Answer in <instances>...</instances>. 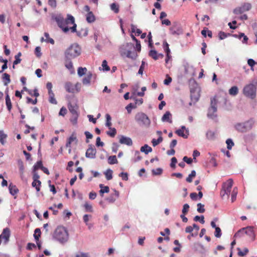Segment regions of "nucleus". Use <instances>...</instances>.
<instances>
[{
  "mask_svg": "<svg viewBox=\"0 0 257 257\" xmlns=\"http://www.w3.org/2000/svg\"><path fill=\"white\" fill-rule=\"evenodd\" d=\"M52 19L56 22L58 26L62 29L64 32L67 33L69 30L72 33L76 32L77 25L75 23V19L72 15H67L66 19H64L60 15L53 17Z\"/></svg>",
  "mask_w": 257,
  "mask_h": 257,
  "instance_id": "1",
  "label": "nucleus"
},
{
  "mask_svg": "<svg viewBox=\"0 0 257 257\" xmlns=\"http://www.w3.org/2000/svg\"><path fill=\"white\" fill-rule=\"evenodd\" d=\"M233 183L232 179L227 180L223 184L222 189L220 193L222 199H228L229 195L231 194L232 202H233L236 200L237 194V188L236 187H234L231 191Z\"/></svg>",
  "mask_w": 257,
  "mask_h": 257,
  "instance_id": "2",
  "label": "nucleus"
},
{
  "mask_svg": "<svg viewBox=\"0 0 257 257\" xmlns=\"http://www.w3.org/2000/svg\"><path fill=\"white\" fill-rule=\"evenodd\" d=\"M54 237L61 243L66 242L68 239V233L63 226H58L54 233Z\"/></svg>",
  "mask_w": 257,
  "mask_h": 257,
  "instance_id": "3",
  "label": "nucleus"
},
{
  "mask_svg": "<svg viewBox=\"0 0 257 257\" xmlns=\"http://www.w3.org/2000/svg\"><path fill=\"white\" fill-rule=\"evenodd\" d=\"M81 54V48L77 44L71 45L65 51V55L67 59H73Z\"/></svg>",
  "mask_w": 257,
  "mask_h": 257,
  "instance_id": "4",
  "label": "nucleus"
},
{
  "mask_svg": "<svg viewBox=\"0 0 257 257\" xmlns=\"http://www.w3.org/2000/svg\"><path fill=\"white\" fill-rule=\"evenodd\" d=\"M135 119L141 126L148 127L151 123V121L148 116L143 112H138L135 116Z\"/></svg>",
  "mask_w": 257,
  "mask_h": 257,
  "instance_id": "5",
  "label": "nucleus"
},
{
  "mask_svg": "<svg viewBox=\"0 0 257 257\" xmlns=\"http://www.w3.org/2000/svg\"><path fill=\"white\" fill-rule=\"evenodd\" d=\"M254 124V121L249 119L244 122L238 123L235 125L236 130L240 132L244 133L250 130Z\"/></svg>",
  "mask_w": 257,
  "mask_h": 257,
  "instance_id": "6",
  "label": "nucleus"
},
{
  "mask_svg": "<svg viewBox=\"0 0 257 257\" xmlns=\"http://www.w3.org/2000/svg\"><path fill=\"white\" fill-rule=\"evenodd\" d=\"M243 93L246 97L254 98L256 95L255 86L253 84L246 85L243 89Z\"/></svg>",
  "mask_w": 257,
  "mask_h": 257,
  "instance_id": "7",
  "label": "nucleus"
},
{
  "mask_svg": "<svg viewBox=\"0 0 257 257\" xmlns=\"http://www.w3.org/2000/svg\"><path fill=\"white\" fill-rule=\"evenodd\" d=\"M120 53L122 57L125 56L133 60H136L137 58L138 57V54L136 52H132L130 50H126L123 49H121L120 50Z\"/></svg>",
  "mask_w": 257,
  "mask_h": 257,
  "instance_id": "8",
  "label": "nucleus"
},
{
  "mask_svg": "<svg viewBox=\"0 0 257 257\" xmlns=\"http://www.w3.org/2000/svg\"><path fill=\"white\" fill-rule=\"evenodd\" d=\"M84 10L87 12L86 15V21L88 23H91L95 20V16L93 13L90 11V8L88 6L86 5L84 7Z\"/></svg>",
  "mask_w": 257,
  "mask_h": 257,
  "instance_id": "9",
  "label": "nucleus"
},
{
  "mask_svg": "<svg viewBox=\"0 0 257 257\" xmlns=\"http://www.w3.org/2000/svg\"><path fill=\"white\" fill-rule=\"evenodd\" d=\"M96 150L94 147L92 145H89L88 149L87 150L85 156L87 158L94 159L95 158Z\"/></svg>",
  "mask_w": 257,
  "mask_h": 257,
  "instance_id": "10",
  "label": "nucleus"
},
{
  "mask_svg": "<svg viewBox=\"0 0 257 257\" xmlns=\"http://www.w3.org/2000/svg\"><path fill=\"white\" fill-rule=\"evenodd\" d=\"M77 141H78V140L77 139L76 135L74 132L71 134V136L67 139V141L66 144V147L67 148H71V144L73 142H75V144H77ZM70 152H71V149H69V152L70 153Z\"/></svg>",
  "mask_w": 257,
  "mask_h": 257,
  "instance_id": "11",
  "label": "nucleus"
},
{
  "mask_svg": "<svg viewBox=\"0 0 257 257\" xmlns=\"http://www.w3.org/2000/svg\"><path fill=\"white\" fill-rule=\"evenodd\" d=\"M10 236V230L9 228L7 227L3 229L2 234L0 235V237L2 239H4L5 243H7L9 240Z\"/></svg>",
  "mask_w": 257,
  "mask_h": 257,
  "instance_id": "12",
  "label": "nucleus"
},
{
  "mask_svg": "<svg viewBox=\"0 0 257 257\" xmlns=\"http://www.w3.org/2000/svg\"><path fill=\"white\" fill-rule=\"evenodd\" d=\"M119 142L121 144H124L129 146L133 145V142L132 139L127 137L121 136L119 138Z\"/></svg>",
  "mask_w": 257,
  "mask_h": 257,
  "instance_id": "13",
  "label": "nucleus"
},
{
  "mask_svg": "<svg viewBox=\"0 0 257 257\" xmlns=\"http://www.w3.org/2000/svg\"><path fill=\"white\" fill-rule=\"evenodd\" d=\"M9 189L10 194L14 196V198H17L16 195L19 192V189L16 185H13L12 183H10L9 186Z\"/></svg>",
  "mask_w": 257,
  "mask_h": 257,
  "instance_id": "14",
  "label": "nucleus"
},
{
  "mask_svg": "<svg viewBox=\"0 0 257 257\" xmlns=\"http://www.w3.org/2000/svg\"><path fill=\"white\" fill-rule=\"evenodd\" d=\"M185 130V127L184 126H182L181 127V129H179V130H178L177 131H176L175 132V133L176 134H177L180 137H182L185 139H186L188 138V132L187 131H186V133L187 134H185L184 133V131Z\"/></svg>",
  "mask_w": 257,
  "mask_h": 257,
  "instance_id": "15",
  "label": "nucleus"
},
{
  "mask_svg": "<svg viewBox=\"0 0 257 257\" xmlns=\"http://www.w3.org/2000/svg\"><path fill=\"white\" fill-rule=\"evenodd\" d=\"M149 55L155 60H158L159 56H160L161 58H163L164 56V55L162 54H158L156 50H151L149 52Z\"/></svg>",
  "mask_w": 257,
  "mask_h": 257,
  "instance_id": "16",
  "label": "nucleus"
},
{
  "mask_svg": "<svg viewBox=\"0 0 257 257\" xmlns=\"http://www.w3.org/2000/svg\"><path fill=\"white\" fill-rule=\"evenodd\" d=\"M69 110L72 114V115L78 114L77 113V109L78 106L77 105L75 104H72L71 103H69L68 106Z\"/></svg>",
  "mask_w": 257,
  "mask_h": 257,
  "instance_id": "17",
  "label": "nucleus"
},
{
  "mask_svg": "<svg viewBox=\"0 0 257 257\" xmlns=\"http://www.w3.org/2000/svg\"><path fill=\"white\" fill-rule=\"evenodd\" d=\"M119 196V192L116 190H114V194L111 195L109 197L106 198V200L110 203L114 202Z\"/></svg>",
  "mask_w": 257,
  "mask_h": 257,
  "instance_id": "18",
  "label": "nucleus"
},
{
  "mask_svg": "<svg viewBox=\"0 0 257 257\" xmlns=\"http://www.w3.org/2000/svg\"><path fill=\"white\" fill-rule=\"evenodd\" d=\"M66 90L69 93H75L74 85L70 82H67L65 84Z\"/></svg>",
  "mask_w": 257,
  "mask_h": 257,
  "instance_id": "19",
  "label": "nucleus"
},
{
  "mask_svg": "<svg viewBox=\"0 0 257 257\" xmlns=\"http://www.w3.org/2000/svg\"><path fill=\"white\" fill-rule=\"evenodd\" d=\"M99 187L100 188L99 193L101 196H103L104 193H108L109 191V188L108 186H104L103 184H101L99 185Z\"/></svg>",
  "mask_w": 257,
  "mask_h": 257,
  "instance_id": "20",
  "label": "nucleus"
},
{
  "mask_svg": "<svg viewBox=\"0 0 257 257\" xmlns=\"http://www.w3.org/2000/svg\"><path fill=\"white\" fill-rule=\"evenodd\" d=\"M7 137V135L5 134L3 131H0V143L2 145L6 144Z\"/></svg>",
  "mask_w": 257,
  "mask_h": 257,
  "instance_id": "21",
  "label": "nucleus"
},
{
  "mask_svg": "<svg viewBox=\"0 0 257 257\" xmlns=\"http://www.w3.org/2000/svg\"><path fill=\"white\" fill-rule=\"evenodd\" d=\"M6 104L8 110L9 111H11L12 108V104L11 99L8 94H7L6 96Z\"/></svg>",
  "mask_w": 257,
  "mask_h": 257,
  "instance_id": "22",
  "label": "nucleus"
},
{
  "mask_svg": "<svg viewBox=\"0 0 257 257\" xmlns=\"http://www.w3.org/2000/svg\"><path fill=\"white\" fill-rule=\"evenodd\" d=\"M141 151L144 152L146 154H148L149 152H151L152 151V149L148 145H145L141 148Z\"/></svg>",
  "mask_w": 257,
  "mask_h": 257,
  "instance_id": "23",
  "label": "nucleus"
},
{
  "mask_svg": "<svg viewBox=\"0 0 257 257\" xmlns=\"http://www.w3.org/2000/svg\"><path fill=\"white\" fill-rule=\"evenodd\" d=\"M92 76V74L90 72H89L87 75V76L83 78V79L82 80V82H83V84H85V85L89 84L90 82V80L91 79Z\"/></svg>",
  "mask_w": 257,
  "mask_h": 257,
  "instance_id": "24",
  "label": "nucleus"
},
{
  "mask_svg": "<svg viewBox=\"0 0 257 257\" xmlns=\"http://www.w3.org/2000/svg\"><path fill=\"white\" fill-rule=\"evenodd\" d=\"M206 138L210 140H213L215 138V133L212 131H208L206 134Z\"/></svg>",
  "mask_w": 257,
  "mask_h": 257,
  "instance_id": "25",
  "label": "nucleus"
},
{
  "mask_svg": "<svg viewBox=\"0 0 257 257\" xmlns=\"http://www.w3.org/2000/svg\"><path fill=\"white\" fill-rule=\"evenodd\" d=\"M238 93V89L237 86L231 87L229 90V93L231 95L235 96Z\"/></svg>",
  "mask_w": 257,
  "mask_h": 257,
  "instance_id": "26",
  "label": "nucleus"
},
{
  "mask_svg": "<svg viewBox=\"0 0 257 257\" xmlns=\"http://www.w3.org/2000/svg\"><path fill=\"white\" fill-rule=\"evenodd\" d=\"M108 163L110 165H113L118 163L116 156H111L108 158Z\"/></svg>",
  "mask_w": 257,
  "mask_h": 257,
  "instance_id": "27",
  "label": "nucleus"
},
{
  "mask_svg": "<svg viewBox=\"0 0 257 257\" xmlns=\"http://www.w3.org/2000/svg\"><path fill=\"white\" fill-rule=\"evenodd\" d=\"M171 114L169 111H167L162 117V120L164 121H168L169 122H172V120L170 119V117Z\"/></svg>",
  "mask_w": 257,
  "mask_h": 257,
  "instance_id": "28",
  "label": "nucleus"
},
{
  "mask_svg": "<svg viewBox=\"0 0 257 257\" xmlns=\"http://www.w3.org/2000/svg\"><path fill=\"white\" fill-rule=\"evenodd\" d=\"M216 102L215 99H212L211 101V107L209 109V112L211 111H212V112H215L217 111V107H216Z\"/></svg>",
  "mask_w": 257,
  "mask_h": 257,
  "instance_id": "29",
  "label": "nucleus"
},
{
  "mask_svg": "<svg viewBox=\"0 0 257 257\" xmlns=\"http://www.w3.org/2000/svg\"><path fill=\"white\" fill-rule=\"evenodd\" d=\"M2 78L4 80H5L4 82V85L6 86L8 85V84L11 82L10 76L6 73L3 74Z\"/></svg>",
  "mask_w": 257,
  "mask_h": 257,
  "instance_id": "30",
  "label": "nucleus"
},
{
  "mask_svg": "<svg viewBox=\"0 0 257 257\" xmlns=\"http://www.w3.org/2000/svg\"><path fill=\"white\" fill-rule=\"evenodd\" d=\"M21 55H22L21 53L19 52L18 53V54L15 56V60L13 62V68H15V65H17V64L20 63V62L21 61V59H20V57L21 56Z\"/></svg>",
  "mask_w": 257,
  "mask_h": 257,
  "instance_id": "31",
  "label": "nucleus"
},
{
  "mask_svg": "<svg viewBox=\"0 0 257 257\" xmlns=\"http://www.w3.org/2000/svg\"><path fill=\"white\" fill-rule=\"evenodd\" d=\"M48 94H49V102L52 104H57V102L56 99L55 98V94L53 93V92L51 91L50 92H49Z\"/></svg>",
  "mask_w": 257,
  "mask_h": 257,
  "instance_id": "32",
  "label": "nucleus"
},
{
  "mask_svg": "<svg viewBox=\"0 0 257 257\" xmlns=\"http://www.w3.org/2000/svg\"><path fill=\"white\" fill-rule=\"evenodd\" d=\"M109 129L110 130V131H107L106 134L111 138L114 137L116 134V129L114 127L112 128L111 127H110V128H109Z\"/></svg>",
  "mask_w": 257,
  "mask_h": 257,
  "instance_id": "33",
  "label": "nucleus"
},
{
  "mask_svg": "<svg viewBox=\"0 0 257 257\" xmlns=\"http://www.w3.org/2000/svg\"><path fill=\"white\" fill-rule=\"evenodd\" d=\"M32 185L33 187H35L37 190V192L40 191V187L41 185V181H33Z\"/></svg>",
  "mask_w": 257,
  "mask_h": 257,
  "instance_id": "34",
  "label": "nucleus"
},
{
  "mask_svg": "<svg viewBox=\"0 0 257 257\" xmlns=\"http://www.w3.org/2000/svg\"><path fill=\"white\" fill-rule=\"evenodd\" d=\"M196 176V172L195 170H192L190 174L189 175L188 177L186 178V181L188 183L192 182L193 178Z\"/></svg>",
  "mask_w": 257,
  "mask_h": 257,
  "instance_id": "35",
  "label": "nucleus"
},
{
  "mask_svg": "<svg viewBox=\"0 0 257 257\" xmlns=\"http://www.w3.org/2000/svg\"><path fill=\"white\" fill-rule=\"evenodd\" d=\"M106 117V123L105 125L108 127V128H110L112 123L111 122V116L109 114H106L105 115Z\"/></svg>",
  "mask_w": 257,
  "mask_h": 257,
  "instance_id": "36",
  "label": "nucleus"
},
{
  "mask_svg": "<svg viewBox=\"0 0 257 257\" xmlns=\"http://www.w3.org/2000/svg\"><path fill=\"white\" fill-rule=\"evenodd\" d=\"M41 230L40 228H36L35 230L34 234V237L35 238L36 241L39 240V237L41 236Z\"/></svg>",
  "mask_w": 257,
  "mask_h": 257,
  "instance_id": "37",
  "label": "nucleus"
},
{
  "mask_svg": "<svg viewBox=\"0 0 257 257\" xmlns=\"http://www.w3.org/2000/svg\"><path fill=\"white\" fill-rule=\"evenodd\" d=\"M191 100L192 101H194V102H196L199 99V95L198 94H197L196 95L195 94V91H193L192 90H191Z\"/></svg>",
  "mask_w": 257,
  "mask_h": 257,
  "instance_id": "38",
  "label": "nucleus"
},
{
  "mask_svg": "<svg viewBox=\"0 0 257 257\" xmlns=\"http://www.w3.org/2000/svg\"><path fill=\"white\" fill-rule=\"evenodd\" d=\"M70 60L71 59H66L65 63V67L69 70L72 69L73 68L72 63Z\"/></svg>",
  "mask_w": 257,
  "mask_h": 257,
  "instance_id": "39",
  "label": "nucleus"
},
{
  "mask_svg": "<svg viewBox=\"0 0 257 257\" xmlns=\"http://www.w3.org/2000/svg\"><path fill=\"white\" fill-rule=\"evenodd\" d=\"M110 8L115 14H117L119 12V6L115 3H112L110 5Z\"/></svg>",
  "mask_w": 257,
  "mask_h": 257,
  "instance_id": "40",
  "label": "nucleus"
},
{
  "mask_svg": "<svg viewBox=\"0 0 257 257\" xmlns=\"http://www.w3.org/2000/svg\"><path fill=\"white\" fill-rule=\"evenodd\" d=\"M18 165L19 167L20 173L21 175H23L24 173L25 167L23 163L21 161L18 162Z\"/></svg>",
  "mask_w": 257,
  "mask_h": 257,
  "instance_id": "41",
  "label": "nucleus"
},
{
  "mask_svg": "<svg viewBox=\"0 0 257 257\" xmlns=\"http://www.w3.org/2000/svg\"><path fill=\"white\" fill-rule=\"evenodd\" d=\"M106 178L107 180H110L112 178V171L108 169L105 173Z\"/></svg>",
  "mask_w": 257,
  "mask_h": 257,
  "instance_id": "42",
  "label": "nucleus"
},
{
  "mask_svg": "<svg viewBox=\"0 0 257 257\" xmlns=\"http://www.w3.org/2000/svg\"><path fill=\"white\" fill-rule=\"evenodd\" d=\"M238 250V255L240 256H243L246 255L249 251L247 248H244L243 251H241L239 248L237 249Z\"/></svg>",
  "mask_w": 257,
  "mask_h": 257,
  "instance_id": "43",
  "label": "nucleus"
},
{
  "mask_svg": "<svg viewBox=\"0 0 257 257\" xmlns=\"http://www.w3.org/2000/svg\"><path fill=\"white\" fill-rule=\"evenodd\" d=\"M86 71H87V69L85 67H84V68L79 67L78 69V72H77L78 75L79 76H82L86 73Z\"/></svg>",
  "mask_w": 257,
  "mask_h": 257,
  "instance_id": "44",
  "label": "nucleus"
},
{
  "mask_svg": "<svg viewBox=\"0 0 257 257\" xmlns=\"http://www.w3.org/2000/svg\"><path fill=\"white\" fill-rule=\"evenodd\" d=\"M197 211L199 213H204L205 212L204 205L200 203L197 205Z\"/></svg>",
  "mask_w": 257,
  "mask_h": 257,
  "instance_id": "45",
  "label": "nucleus"
},
{
  "mask_svg": "<svg viewBox=\"0 0 257 257\" xmlns=\"http://www.w3.org/2000/svg\"><path fill=\"white\" fill-rule=\"evenodd\" d=\"M137 107V105L136 104L130 103L126 106V109L127 110L128 113H130L132 111V108H136Z\"/></svg>",
  "mask_w": 257,
  "mask_h": 257,
  "instance_id": "46",
  "label": "nucleus"
},
{
  "mask_svg": "<svg viewBox=\"0 0 257 257\" xmlns=\"http://www.w3.org/2000/svg\"><path fill=\"white\" fill-rule=\"evenodd\" d=\"M163 141V138L160 136L157 140L153 139L152 144L154 146H156L159 145Z\"/></svg>",
  "mask_w": 257,
  "mask_h": 257,
  "instance_id": "47",
  "label": "nucleus"
},
{
  "mask_svg": "<svg viewBox=\"0 0 257 257\" xmlns=\"http://www.w3.org/2000/svg\"><path fill=\"white\" fill-rule=\"evenodd\" d=\"M44 36L46 38V41L47 42L50 43L52 44H54V40L52 38H50L49 35L48 33H45Z\"/></svg>",
  "mask_w": 257,
  "mask_h": 257,
  "instance_id": "48",
  "label": "nucleus"
},
{
  "mask_svg": "<svg viewBox=\"0 0 257 257\" xmlns=\"http://www.w3.org/2000/svg\"><path fill=\"white\" fill-rule=\"evenodd\" d=\"M226 143L227 144V148L228 150H231L232 147L234 146V143L232 140L228 139L226 140Z\"/></svg>",
  "mask_w": 257,
  "mask_h": 257,
  "instance_id": "49",
  "label": "nucleus"
},
{
  "mask_svg": "<svg viewBox=\"0 0 257 257\" xmlns=\"http://www.w3.org/2000/svg\"><path fill=\"white\" fill-rule=\"evenodd\" d=\"M102 67L104 71H108L110 70L109 67L107 65V62L106 60H104L102 61Z\"/></svg>",
  "mask_w": 257,
  "mask_h": 257,
  "instance_id": "50",
  "label": "nucleus"
},
{
  "mask_svg": "<svg viewBox=\"0 0 257 257\" xmlns=\"http://www.w3.org/2000/svg\"><path fill=\"white\" fill-rule=\"evenodd\" d=\"M244 12H246V11L244 9H241V7L237 8L233 11V13L235 14H240L244 13Z\"/></svg>",
  "mask_w": 257,
  "mask_h": 257,
  "instance_id": "51",
  "label": "nucleus"
},
{
  "mask_svg": "<svg viewBox=\"0 0 257 257\" xmlns=\"http://www.w3.org/2000/svg\"><path fill=\"white\" fill-rule=\"evenodd\" d=\"M195 221H200V223L203 224L204 223V216L202 215L201 217L197 215L194 218Z\"/></svg>",
  "mask_w": 257,
  "mask_h": 257,
  "instance_id": "52",
  "label": "nucleus"
},
{
  "mask_svg": "<svg viewBox=\"0 0 257 257\" xmlns=\"http://www.w3.org/2000/svg\"><path fill=\"white\" fill-rule=\"evenodd\" d=\"M84 207L87 211L90 212L93 211L92 205L86 202L84 205Z\"/></svg>",
  "mask_w": 257,
  "mask_h": 257,
  "instance_id": "53",
  "label": "nucleus"
},
{
  "mask_svg": "<svg viewBox=\"0 0 257 257\" xmlns=\"http://www.w3.org/2000/svg\"><path fill=\"white\" fill-rule=\"evenodd\" d=\"M215 229V233H214L215 236L217 238L220 237L221 236V234H222L221 229L219 227H216Z\"/></svg>",
  "mask_w": 257,
  "mask_h": 257,
  "instance_id": "54",
  "label": "nucleus"
},
{
  "mask_svg": "<svg viewBox=\"0 0 257 257\" xmlns=\"http://www.w3.org/2000/svg\"><path fill=\"white\" fill-rule=\"evenodd\" d=\"M162 172H163V170L160 168H157L155 170H152V174L154 175H160L162 174Z\"/></svg>",
  "mask_w": 257,
  "mask_h": 257,
  "instance_id": "55",
  "label": "nucleus"
},
{
  "mask_svg": "<svg viewBox=\"0 0 257 257\" xmlns=\"http://www.w3.org/2000/svg\"><path fill=\"white\" fill-rule=\"evenodd\" d=\"M28 93L30 95L32 96L34 95L36 97L39 96V93L37 89H35L33 91L31 90H28Z\"/></svg>",
  "mask_w": 257,
  "mask_h": 257,
  "instance_id": "56",
  "label": "nucleus"
},
{
  "mask_svg": "<svg viewBox=\"0 0 257 257\" xmlns=\"http://www.w3.org/2000/svg\"><path fill=\"white\" fill-rule=\"evenodd\" d=\"M163 47L166 53H170V50L169 48V44L166 41L164 42L163 43Z\"/></svg>",
  "mask_w": 257,
  "mask_h": 257,
  "instance_id": "57",
  "label": "nucleus"
},
{
  "mask_svg": "<svg viewBox=\"0 0 257 257\" xmlns=\"http://www.w3.org/2000/svg\"><path fill=\"white\" fill-rule=\"evenodd\" d=\"M189 205L188 204H185L183 205V209H182V213L184 214H186L189 211Z\"/></svg>",
  "mask_w": 257,
  "mask_h": 257,
  "instance_id": "58",
  "label": "nucleus"
},
{
  "mask_svg": "<svg viewBox=\"0 0 257 257\" xmlns=\"http://www.w3.org/2000/svg\"><path fill=\"white\" fill-rule=\"evenodd\" d=\"M48 5L52 8H55L57 6V3L56 0H49Z\"/></svg>",
  "mask_w": 257,
  "mask_h": 257,
  "instance_id": "59",
  "label": "nucleus"
},
{
  "mask_svg": "<svg viewBox=\"0 0 257 257\" xmlns=\"http://www.w3.org/2000/svg\"><path fill=\"white\" fill-rule=\"evenodd\" d=\"M177 162V160L175 157H173L171 159V163L170 164V167L173 168H175L176 167V164Z\"/></svg>",
  "mask_w": 257,
  "mask_h": 257,
  "instance_id": "60",
  "label": "nucleus"
},
{
  "mask_svg": "<svg viewBox=\"0 0 257 257\" xmlns=\"http://www.w3.org/2000/svg\"><path fill=\"white\" fill-rule=\"evenodd\" d=\"M119 177H121L123 180L126 181L128 180V174L127 173L122 172L119 175Z\"/></svg>",
  "mask_w": 257,
  "mask_h": 257,
  "instance_id": "61",
  "label": "nucleus"
},
{
  "mask_svg": "<svg viewBox=\"0 0 257 257\" xmlns=\"http://www.w3.org/2000/svg\"><path fill=\"white\" fill-rule=\"evenodd\" d=\"M78 114L73 115V117L71 118L70 121L73 124H76L77 122Z\"/></svg>",
  "mask_w": 257,
  "mask_h": 257,
  "instance_id": "62",
  "label": "nucleus"
},
{
  "mask_svg": "<svg viewBox=\"0 0 257 257\" xmlns=\"http://www.w3.org/2000/svg\"><path fill=\"white\" fill-rule=\"evenodd\" d=\"M220 40H223L227 37V34L223 32H220L218 34Z\"/></svg>",
  "mask_w": 257,
  "mask_h": 257,
  "instance_id": "63",
  "label": "nucleus"
},
{
  "mask_svg": "<svg viewBox=\"0 0 257 257\" xmlns=\"http://www.w3.org/2000/svg\"><path fill=\"white\" fill-rule=\"evenodd\" d=\"M75 257H89V255L87 253H83L80 252L78 254H77L75 256Z\"/></svg>",
  "mask_w": 257,
  "mask_h": 257,
  "instance_id": "64",
  "label": "nucleus"
}]
</instances>
